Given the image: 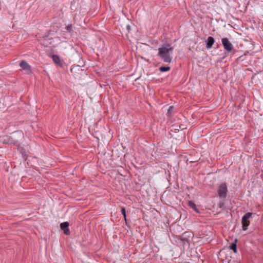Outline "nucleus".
Wrapping results in <instances>:
<instances>
[{"instance_id":"1","label":"nucleus","mask_w":263,"mask_h":263,"mask_svg":"<svg viewBox=\"0 0 263 263\" xmlns=\"http://www.w3.org/2000/svg\"><path fill=\"white\" fill-rule=\"evenodd\" d=\"M173 48L171 45L166 44L158 48V55L166 63H171L172 61Z\"/></svg>"},{"instance_id":"9","label":"nucleus","mask_w":263,"mask_h":263,"mask_svg":"<svg viewBox=\"0 0 263 263\" xmlns=\"http://www.w3.org/2000/svg\"><path fill=\"white\" fill-rule=\"evenodd\" d=\"M188 204L191 208L194 209L195 211L198 212L197 209L196 208V205L194 202L190 201L188 203Z\"/></svg>"},{"instance_id":"12","label":"nucleus","mask_w":263,"mask_h":263,"mask_svg":"<svg viewBox=\"0 0 263 263\" xmlns=\"http://www.w3.org/2000/svg\"><path fill=\"white\" fill-rule=\"evenodd\" d=\"M173 109H174L173 106H171L169 107L167 112V116L171 117L172 116Z\"/></svg>"},{"instance_id":"13","label":"nucleus","mask_w":263,"mask_h":263,"mask_svg":"<svg viewBox=\"0 0 263 263\" xmlns=\"http://www.w3.org/2000/svg\"><path fill=\"white\" fill-rule=\"evenodd\" d=\"M121 212L122 214L124 216V217L125 219H126V210H125V209L124 208H122L121 210Z\"/></svg>"},{"instance_id":"11","label":"nucleus","mask_w":263,"mask_h":263,"mask_svg":"<svg viewBox=\"0 0 263 263\" xmlns=\"http://www.w3.org/2000/svg\"><path fill=\"white\" fill-rule=\"evenodd\" d=\"M52 59H53V61L57 64L59 63L60 62L59 57L57 55H53L52 56Z\"/></svg>"},{"instance_id":"4","label":"nucleus","mask_w":263,"mask_h":263,"mask_svg":"<svg viewBox=\"0 0 263 263\" xmlns=\"http://www.w3.org/2000/svg\"><path fill=\"white\" fill-rule=\"evenodd\" d=\"M252 213L248 212L243 216L241 219V223L242 225V229L243 231H246L248 229V227L250 224V221L249 220V218L252 216Z\"/></svg>"},{"instance_id":"7","label":"nucleus","mask_w":263,"mask_h":263,"mask_svg":"<svg viewBox=\"0 0 263 263\" xmlns=\"http://www.w3.org/2000/svg\"><path fill=\"white\" fill-rule=\"evenodd\" d=\"M214 42V39L212 36H209L205 41L206 48L208 49L211 48Z\"/></svg>"},{"instance_id":"10","label":"nucleus","mask_w":263,"mask_h":263,"mask_svg":"<svg viewBox=\"0 0 263 263\" xmlns=\"http://www.w3.org/2000/svg\"><path fill=\"white\" fill-rule=\"evenodd\" d=\"M171 69L169 66H162L159 68V70L161 72L167 71L170 70Z\"/></svg>"},{"instance_id":"2","label":"nucleus","mask_w":263,"mask_h":263,"mask_svg":"<svg viewBox=\"0 0 263 263\" xmlns=\"http://www.w3.org/2000/svg\"><path fill=\"white\" fill-rule=\"evenodd\" d=\"M19 65L21 68L20 70L23 73L27 74L31 73V67L26 61H22Z\"/></svg>"},{"instance_id":"8","label":"nucleus","mask_w":263,"mask_h":263,"mask_svg":"<svg viewBox=\"0 0 263 263\" xmlns=\"http://www.w3.org/2000/svg\"><path fill=\"white\" fill-rule=\"evenodd\" d=\"M237 240L236 239L235 240V242H233V243H232L231 246H230V248L232 250L234 253H236L237 252V246H236V242H237Z\"/></svg>"},{"instance_id":"14","label":"nucleus","mask_w":263,"mask_h":263,"mask_svg":"<svg viewBox=\"0 0 263 263\" xmlns=\"http://www.w3.org/2000/svg\"><path fill=\"white\" fill-rule=\"evenodd\" d=\"M66 29L68 31L70 32L72 30V27L71 25H68L66 26Z\"/></svg>"},{"instance_id":"3","label":"nucleus","mask_w":263,"mask_h":263,"mask_svg":"<svg viewBox=\"0 0 263 263\" xmlns=\"http://www.w3.org/2000/svg\"><path fill=\"white\" fill-rule=\"evenodd\" d=\"M217 192L220 197L224 198L227 196L228 188L226 183H222L218 186Z\"/></svg>"},{"instance_id":"5","label":"nucleus","mask_w":263,"mask_h":263,"mask_svg":"<svg viewBox=\"0 0 263 263\" xmlns=\"http://www.w3.org/2000/svg\"><path fill=\"white\" fill-rule=\"evenodd\" d=\"M221 43L224 49L228 52L232 50L233 46L229 39L227 37L221 39Z\"/></svg>"},{"instance_id":"6","label":"nucleus","mask_w":263,"mask_h":263,"mask_svg":"<svg viewBox=\"0 0 263 263\" xmlns=\"http://www.w3.org/2000/svg\"><path fill=\"white\" fill-rule=\"evenodd\" d=\"M69 223L68 222H62L60 224L61 229L64 231L66 235L69 234V230L68 229Z\"/></svg>"}]
</instances>
